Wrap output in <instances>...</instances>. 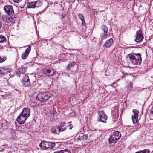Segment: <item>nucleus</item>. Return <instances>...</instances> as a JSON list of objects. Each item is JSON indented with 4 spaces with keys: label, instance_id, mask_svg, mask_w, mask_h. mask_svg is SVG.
<instances>
[{
    "label": "nucleus",
    "instance_id": "cd10ccee",
    "mask_svg": "<svg viewBox=\"0 0 153 153\" xmlns=\"http://www.w3.org/2000/svg\"><path fill=\"white\" fill-rule=\"evenodd\" d=\"M79 139L81 140H86L88 138V136L87 135H84L83 136L79 137Z\"/></svg>",
    "mask_w": 153,
    "mask_h": 153
},
{
    "label": "nucleus",
    "instance_id": "c85d7f7f",
    "mask_svg": "<svg viewBox=\"0 0 153 153\" xmlns=\"http://www.w3.org/2000/svg\"><path fill=\"white\" fill-rule=\"evenodd\" d=\"M71 122H68L67 123V124L68 125V126H67V128L69 127V129L70 130H71L73 127V126L71 125Z\"/></svg>",
    "mask_w": 153,
    "mask_h": 153
},
{
    "label": "nucleus",
    "instance_id": "a19ab883",
    "mask_svg": "<svg viewBox=\"0 0 153 153\" xmlns=\"http://www.w3.org/2000/svg\"><path fill=\"white\" fill-rule=\"evenodd\" d=\"M45 10H44V11H42V12H39V14L40 13V14H41Z\"/></svg>",
    "mask_w": 153,
    "mask_h": 153
},
{
    "label": "nucleus",
    "instance_id": "b1692460",
    "mask_svg": "<svg viewBox=\"0 0 153 153\" xmlns=\"http://www.w3.org/2000/svg\"><path fill=\"white\" fill-rule=\"evenodd\" d=\"M10 72V70L8 68L6 67H4V73H3V75L7 74L8 73H9Z\"/></svg>",
    "mask_w": 153,
    "mask_h": 153
},
{
    "label": "nucleus",
    "instance_id": "7c9ffc66",
    "mask_svg": "<svg viewBox=\"0 0 153 153\" xmlns=\"http://www.w3.org/2000/svg\"><path fill=\"white\" fill-rule=\"evenodd\" d=\"M4 73V67L0 68V76L3 75Z\"/></svg>",
    "mask_w": 153,
    "mask_h": 153
},
{
    "label": "nucleus",
    "instance_id": "a211bd4d",
    "mask_svg": "<svg viewBox=\"0 0 153 153\" xmlns=\"http://www.w3.org/2000/svg\"><path fill=\"white\" fill-rule=\"evenodd\" d=\"M48 142L42 141L39 144L40 147L42 149H48Z\"/></svg>",
    "mask_w": 153,
    "mask_h": 153
},
{
    "label": "nucleus",
    "instance_id": "bb28decb",
    "mask_svg": "<svg viewBox=\"0 0 153 153\" xmlns=\"http://www.w3.org/2000/svg\"><path fill=\"white\" fill-rule=\"evenodd\" d=\"M150 151L149 149H145L136 152L135 153H149Z\"/></svg>",
    "mask_w": 153,
    "mask_h": 153
},
{
    "label": "nucleus",
    "instance_id": "f8f14e48",
    "mask_svg": "<svg viewBox=\"0 0 153 153\" xmlns=\"http://www.w3.org/2000/svg\"><path fill=\"white\" fill-rule=\"evenodd\" d=\"M43 72L46 75L51 76L54 75L56 72L53 70L45 68Z\"/></svg>",
    "mask_w": 153,
    "mask_h": 153
},
{
    "label": "nucleus",
    "instance_id": "58836bf2",
    "mask_svg": "<svg viewBox=\"0 0 153 153\" xmlns=\"http://www.w3.org/2000/svg\"><path fill=\"white\" fill-rule=\"evenodd\" d=\"M3 146L5 147L6 148H7L8 147V145L7 144L3 145Z\"/></svg>",
    "mask_w": 153,
    "mask_h": 153
},
{
    "label": "nucleus",
    "instance_id": "c9c22d12",
    "mask_svg": "<svg viewBox=\"0 0 153 153\" xmlns=\"http://www.w3.org/2000/svg\"><path fill=\"white\" fill-rule=\"evenodd\" d=\"M82 22V24L83 25H84L85 24V22L84 20V19L83 20H81Z\"/></svg>",
    "mask_w": 153,
    "mask_h": 153
},
{
    "label": "nucleus",
    "instance_id": "6ab92c4d",
    "mask_svg": "<svg viewBox=\"0 0 153 153\" xmlns=\"http://www.w3.org/2000/svg\"><path fill=\"white\" fill-rule=\"evenodd\" d=\"M27 69V67H24L23 66H21L20 68L18 69L19 73H17L18 75H19L20 74L24 73L26 72Z\"/></svg>",
    "mask_w": 153,
    "mask_h": 153
},
{
    "label": "nucleus",
    "instance_id": "f03ea898",
    "mask_svg": "<svg viewBox=\"0 0 153 153\" xmlns=\"http://www.w3.org/2000/svg\"><path fill=\"white\" fill-rule=\"evenodd\" d=\"M121 134L119 131H117L113 133L109 138V142L111 146H113L121 138Z\"/></svg>",
    "mask_w": 153,
    "mask_h": 153
},
{
    "label": "nucleus",
    "instance_id": "c756f323",
    "mask_svg": "<svg viewBox=\"0 0 153 153\" xmlns=\"http://www.w3.org/2000/svg\"><path fill=\"white\" fill-rule=\"evenodd\" d=\"M75 64V63L74 62H72L71 64H69L68 65V66L67 67V70H69L70 68H71L72 66L74 65Z\"/></svg>",
    "mask_w": 153,
    "mask_h": 153
},
{
    "label": "nucleus",
    "instance_id": "f704fd0d",
    "mask_svg": "<svg viewBox=\"0 0 153 153\" xmlns=\"http://www.w3.org/2000/svg\"><path fill=\"white\" fill-rule=\"evenodd\" d=\"M22 127L21 126H19L18 127V131H20V132H22L23 131L22 130Z\"/></svg>",
    "mask_w": 153,
    "mask_h": 153
},
{
    "label": "nucleus",
    "instance_id": "2f4dec72",
    "mask_svg": "<svg viewBox=\"0 0 153 153\" xmlns=\"http://www.w3.org/2000/svg\"><path fill=\"white\" fill-rule=\"evenodd\" d=\"M78 17L81 20H83L84 19V17L82 14H79L78 15Z\"/></svg>",
    "mask_w": 153,
    "mask_h": 153
},
{
    "label": "nucleus",
    "instance_id": "aec40b11",
    "mask_svg": "<svg viewBox=\"0 0 153 153\" xmlns=\"http://www.w3.org/2000/svg\"><path fill=\"white\" fill-rule=\"evenodd\" d=\"M53 153H71L70 151L67 149L61 150L59 151L55 152Z\"/></svg>",
    "mask_w": 153,
    "mask_h": 153
},
{
    "label": "nucleus",
    "instance_id": "473e14b6",
    "mask_svg": "<svg viewBox=\"0 0 153 153\" xmlns=\"http://www.w3.org/2000/svg\"><path fill=\"white\" fill-rule=\"evenodd\" d=\"M6 58L4 57L2 58H1L0 57V63H2L4 61L6 60Z\"/></svg>",
    "mask_w": 153,
    "mask_h": 153
},
{
    "label": "nucleus",
    "instance_id": "72a5a7b5",
    "mask_svg": "<svg viewBox=\"0 0 153 153\" xmlns=\"http://www.w3.org/2000/svg\"><path fill=\"white\" fill-rule=\"evenodd\" d=\"M22 0H13V2L15 3H18L21 1Z\"/></svg>",
    "mask_w": 153,
    "mask_h": 153
},
{
    "label": "nucleus",
    "instance_id": "0eeeda50",
    "mask_svg": "<svg viewBox=\"0 0 153 153\" xmlns=\"http://www.w3.org/2000/svg\"><path fill=\"white\" fill-rule=\"evenodd\" d=\"M144 37L142 34V32L140 30L137 31L136 32V38L135 40L137 42H140L142 41Z\"/></svg>",
    "mask_w": 153,
    "mask_h": 153
},
{
    "label": "nucleus",
    "instance_id": "1a4fd4ad",
    "mask_svg": "<svg viewBox=\"0 0 153 153\" xmlns=\"http://www.w3.org/2000/svg\"><path fill=\"white\" fill-rule=\"evenodd\" d=\"M22 82L23 85L25 87H28L30 85V82L29 76L27 75H25L22 77Z\"/></svg>",
    "mask_w": 153,
    "mask_h": 153
},
{
    "label": "nucleus",
    "instance_id": "f3484780",
    "mask_svg": "<svg viewBox=\"0 0 153 153\" xmlns=\"http://www.w3.org/2000/svg\"><path fill=\"white\" fill-rule=\"evenodd\" d=\"M10 95L9 92H5L2 91H0V96L2 98L6 99Z\"/></svg>",
    "mask_w": 153,
    "mask_h": 153
},
{
    "label": "nucleus",
    "instance_id": "4c0bfd02",
    "mask_svg": "<svg viewBox=\"0 0 153 153\" xmlns=\"http://www.w3.org/2000/svg\"><path fill=\"white\" fill-rule=\"evenodd\" d=\"M151 114L153 116V106L152 108L151 109Z\"/></svg>",
    "mask_w": 153,
    "mask_h": 153
},
{
    "label": "nucleus",
    "instance_id": "a878e982",
    "mask_svg": "<svg viewBox=\"0 0 153 153\" xmlns=\"http://www.w3.org/2000/svg\"><path fill=\"white\" fill-rule=\"evenodd\" d=\"M6 39L4 36L0 35V43H3L6 41Z\"/></svg>",
    "mask_w": 153,
    "mask_h": 153
},
{
    "label": "nucleus",
    "instance_id": "6e6552de",
    "mask_svg": "<svg viewBox=\"0 0 153 153\" xmlns=\"http://www.w3.org/2000/svg\"><path fill=\"white\" fill-rule=\"evenodd\" d=\"M4 10L7 14L14 15L13 6L11 5H6L4 7Z\"/></svg>",
    "mask_w": 153,
    "mask_h": 153
},
{
    "label": "nucleus",
    "instance_id": "4be33fe9",
    "mask_svg": "<svg viewBox=\"0 0 153 153\" xmlns=\"http://www.w3.org/2000/svg\"><path fill=\"white\" fill-rule=\"evenodd\" d=\"M55 143L53 142H48V149H51L55 146Z\"/></svg>",
    "mask_w": 153,
    "mask_h": 153
},
{
    "label": "nucleus",
    "instance_id": "39448f33",
    "mask_svg": "<svg viewBox=\"0 0 153 153\" xmlns=\"http://www.w3.org/2000/svg\"><path fill=\"white\" fill-rule=\"evenodd\" d=\"M14 15H3L2 16V19L7 23H13L15 21Z\"/></svg>",
    "mask_w": 153,
    "mask_h": 153
},
{
    "label": "nucleus",
    "instance_id": "ea45409f",
    "mask_svg": "<svg viewBox=\"0 0 153 153\" xmlns=\"http://www.w3.org/2000/svg\"><path fill=\"white\" fill-rule=\"evenodd\" d=\"M61 15H62V18H64V17H65L64 15H63V13H62L61 14Z\"/></svg>",
    "mask_w": 153,
    "mask_h": 153
},
{
    "label": "nucleus",
    "instance_id": "f257e3e1",
    "mask_svg": "<svg viewBox=\"0 0 153 153\" xmlns=\"http://www.w3.org/2000/svg\"><path fill=\"white\" fill-rule=\"evenodd\" d=\"M142 55L140 53H131L127 55L128 61L133 65H140L142 63Z\"/></svg>",
    "mask_w": 153,
    "mask_h": 153
},
{
    "label": "nucleus",
    "instance_id": "20e7f679",
    "mask_svg": "<svg viewBox=\"0 0 153 153\" xmlns=\"http://www.w3.org/2000/svg\"><path fill=\"white\" fill-rule=\"evenodd\" d=\"M108 117L105 113L103 111H98V121L99 122L106 123Z\"/></svg>",
    "mask_w": 153,
    "mask_h": 153
},
{
    "label": "nucleus",
    "instance_id": "dca6fc26",
    "mask_svg": "<svg viewBox=\"0 0 153 153\" xmlns=\"http://www.w3.org/2000/svg\"><path fill=\"white\" fill-rule=\"evenodd\" d=\"M113 44V40L112 38H110L107 40L103 45V47L107 48H110Z\"/></svg>",
    "mask_w": 153,
    "mask_h": 153
},
{
    "label": "nucleus",
    "instance_id": "9b49d317",
    "mask_svg": "<svg viewBox=\"0 0 153 153\" xmlns=\"http://www.w3.org/2000/svg\"><path fill=\"white\" fill-rule=\"evenodd\" d=\"M31 45L28 46L27 48L22 53L21 55L22 59H27L31 51Z\"/></svg>",
    "mask_w": 153,
    "mask_h": 153
},
{
    "label": "nucleus",
    "instance_id": "393cba45",
    "mask_svg": "<svg viewBox=\"0 0 153 153\" xmlns=\"http://www.w3.org/2000/svg\"><path fill=\"white\" fill-rule=\"evenodd\" d=\"M36 3V7H39L41 6L42 4V2L41 1H35Z\"/></svg>",
    "mask_w": 153,
    "mask_h": 153
},
{
    "label": "nucleus",
    "instance_id": "ddd939ff",
    "mask_svg": "<svg viewBox=\"0 0 153 153\" xmlns=\"http://www.w3.org/2000/svg\"><path fill=\"white\" fill-rule=\"evenodd\" d=\"M27 118L25 117H24L22 114L19 116L17 119L16 121L18 122V123L20 124H23L25 122Z\"/></svg>",
    "mask_w": 153,
    "mask_h": 153
},
{
    "label": "nucleus",
    "instance_id": "5701e85b",
    "mask_svg": "<svg viewBox=\"0 0 153 153\" xmlns=\"http://www.w3.org/2000/svg\"><path fill=\"white\" fill-rule=\"evenodd\" d=\"M29 5L28 7L30 8H34L36 7V3L35 1L34 2H31L29 3Z\"/></svg>",
    "mask_w": 153,
    "mask_h": 153
},
{
    "label": "nucleus",
    "instance_id": "9d476101",
    "mask_svg": "<svg viewBox=\"0 0 153 153\" xmlns=\"http://www.w3.org/2000/svg\"><path fill=\"white\" fill-rule=\"evenodd\" d=\"M133 112L134 114L132 115V120L133 123L135 124L137 122L138 117L139 111L137 109H134L133 110Z\"/></svg>",
    "mask_w": 153,
    "mask_h": 153
},
{
    "label": "nucleus",
    "instance_id": "7ed1b4c3",
    "mask_svg": "<svg viewBox=\"0 0 153 153\" xmlns=\"http://www.w3.org/2000/svg\"><path fill=\"white\" fill-rule=\"evenodd\" d=\"M51 94L47 92L39 93L36 97V100L40 101H45L48 100L51 97Z\"/></svg>",
    "mask_w": 153,
    "mask_h": 153
},
{
    "label": "nucleus",
    "instance_id": "e433bc0d",
    "mask_svg": "<svg viewBox=\"0 0 153 153\" xmlns=\"http://www.w3.org/2000/svg\"><path fill=\"white\" fill-rule=\"evenodd\" d=\"M2 23L0 21V30L1 29V28H2Z\"/></svg>",
    "mask_w": 153,
    "mask_h": 153
},
{
    "label": "nucleus",
    "instance_id": "4468645a",
    "mask_svg": "<svg viewBox=\"0 0 153 153\" xmlns=\"http://www.w3.org/2000/svg\"><path fill=\"white\" fill-rule=\"evenodd\" d=\"M30 112L29 108H25L23 109L21 114L27 118L30 115Z\"/></svg>",
    "mask_w": 153,
    "mask_h": 153
},
{
    "label": "nucleus",
    "instance_id": "423d86ee",
    "mask_svg": "<svg viewBox=\"0 0 153 153\" xmlns=\"http://www.w3.org/2000/svg\"><path fill=\"white\" fill-rule=\"evenodd\" d=\"M108 31V28L105 25H103L101 28V32L100 35V39L101 40L105 39L107 36V33Z\"/></svg>",
    "mask_w": 153,
    "mask_h": 153
},
{
    "label": "nucleus",
    "instance_id": "2eb2a0df",
    "mask_svg": "<svg viewBox=\"0 0 153 153\" xmlns=\"http://www.w3.org/2000/svg\"><path fill=\"white\" fill-rule=\"evenodd\" d=\"M58 126V127L57 128V129L58 131L62 132L67 129L68 125L66 123H61Z\"/></svg>",
    "mask_w": 153,
    "mask_h": 153
},
{
    "label": "nucleus",
    "instance_id": "412c9836",
    "mask_svg": "<svg viewBox=\"0 0 153 153\" xmlns=\"http://www.w3.org/2000/svg\"><path fill=\"white\" fill-rule=\"evenodd\" d=\"M58 127V126H57L53 127L51 129L52 132L55 134H58L60 131H58V130L57 129V128Z\"/></svg>",
    "mask_w": 153,
    "mask_h": 153
}]
</instances>
